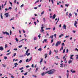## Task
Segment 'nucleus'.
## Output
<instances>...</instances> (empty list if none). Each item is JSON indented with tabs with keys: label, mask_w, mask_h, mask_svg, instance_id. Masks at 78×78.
<instances>
[{
	"label": "nucleus",
	"mask_w": 78,
	"mask_h": 78,
	"mask_svg": "<svg viewBox=\"0 0 78 78\" xmlns=\"http://www.w3.org/2000/svg\"><path fill=\"white\" fill-rule=\"evenodd\" d=\"M55 71H56V70H55V69H53L50 70L49 71H48L47 72H45V74L48 73L49 75H51V74H53V73L54 72H55Z\"/></svg>",
	"instance_id": "1"
},
{
	"label": "nucleus",
	"mask_w": 78,
	"mask_h": 78,
	"mask_svg": "<svg viewBox=\"0 0 78 78\" xmlns=\"http://www.w3.org/2000/svg\"><path fill=\"white\" fill-rule=\"evenodd\" d=\"M61 41H58L57 42V43L55 44V46L56 47H58L59 45H61Z\"/></svg>",
	"instance_id": "2"
},
{
	"label": "nucleus",
	"mask_w": 78,
	"mask_h": 78,
	"mask_svg": "<svg viewBox=\"0 0 78 78\" xmlns=\"http://www.w3.org/2000/svg\"><path fill=\"white\" fill-rule=\"evenodd\" d=\"M44 24H42L41 25V30H40L41 33H42L43 31H44Z\"/></svg>",
	"instance_id": "3"
},
{
	"label": "nucleus",
	"mask_w": 78,
	"mask_h": 78,
	"mask_svg": "<svg viewBox=\"0 0 78 78\" xmlns=\"http://www.w3.org/2000/svg\"><path fill=\"white\" fill-rule=\"evenodd\" d=\"M3 34H6L7 35H8L9 36V34L7 32H3Z\"/></svg>",
	"instance_id": "4"
},
{
	"label": "nucleus",
	"mask_w": 78,
	"mask_h": 78,
	"mask_svg": "<svg viewBox=\"0 0 78 78\" xmlns=\"http://www.w3.org/2000/svg\"><path fill=\"white\" fill-rule=\"evenodd\" d=\"M5 16H6V17H8L9 16V13H6L5 14Z\"/></svg>",
	"instance_id": "5"
},
{
	"label": "nucleus",
	"mask_w": 78,
	"mask_h": 78,
	"mask_svg": "<svg viewBox=\"0 0 78 78\" xmlns=\"http://www.w3.org/2000/svg\"><path fill=\"white\" fill-rule=\"evenodd\" d=\"M63 29H65V30H66V25L65 24L63 25Z\"/></svg>",
	"instance_id": "6"
},
{
	"label": "nucleus",
	"mask_w": 78,
	"mask_h": 78,
	"mask_svg": "<svg viewBox=\"0 0 78 78\" xmlns=\"http://www.w3.org/2000/svg\"><path fill=\"white\" fill-rule=\"evenodd\" d=\"M74 56V55H70V59H73V58L72 57Z\"/></svg>",
	"instance_id": "7"
},
{
	"label": "nucleus",
	"mask_w": 78,
	"mask_h": 78,
	"mask_svg": "<svg viewBox=\"0 0 78 78\" xmlns=\"http://www.w3.org/2000/svg\"><path fill=\"white\" fill-rule=\"evenodd\" d=\"M4 49V48H3L2 46L0 47V50H3Z\"/></svg>",
	"instance_id": "8"
},
{
	"label": "nucleus",
	"mask_w": 78,
	"mask_h": 78,
	"mask_svg": "<svg viewBox=\"0 0 78 78\" xmlns=\"http://www.w3.org/2000/svg\"><path fill=\"white\" fill-rule=\"evenodd\" d=\"M30 51V49H27V51H26V55H27V53L28 52V51Z\"/></svg>",
	"instance_id": "9"
},
{
	"label": "nucleus",
	"mask_w": 78,
	"mask_h": 78,
	"mask_svg": "<svg viewBox=\"0 0 78 78\" xmlns=\"http://www.w3.org/2000/svg\"><path fill=\"white\" fill-rule=\"evenodd\" d=\"M55 17H56V14H54L52 18L53 19H55Z\"/></svg>",
	"instance_id": "10"
},
{
	"label": "nucleus",
	"mask_w": 78,
	"mask_h": 78,
	"mask_svg": "<svg viewBox=\"0 0 78 78\" xmlns=\"http://www.w3.org/2000/svg\"><path fill=\"white\" fill-rule=\"evenodd\" d=\"M60 67H61L62 68L63 67V65H64V64L63 63H61L60 64Z\"/></svg>",
	"instance_id": "11"
},
{
	"label": "nucleus",
	"mask_w": 78,
	"mask_h": 78,
	"mask_svg": "<svg viewBox=\"0 0 78 78\" xmlns=\"http://www.w3.org/2000/svg\"><path fill=\"white\" fill-rule=\"evenodd\" d=\"M14 65H15L14 66L15 67H17V65H18V64H17V63H14Z\"/></svg>",
	"instance_id": "12"
},
{
	"label": "nucleus",
	"mask_w": 78,
	"mask_h": 78,
	"mask_svg": "<svg viewBox=\"0 0 78 78\" xmlns=\"http://www.w3.org/2000/svg\"><path fill=\"white\" fill-rule=\"evenodd\" d=\"M48 55L47 54V53H46L45 54V59H46L47 58V57H48Z\"/></svg>",
	"instance_id": "13"
},
{
	"label": "nucleus",
	"mask_w": 78,
	"mask_h": 78,
	"mask_svg": "<svg viewBox=\"0 0 78 78\" xmlns=\"http://www.w3.org/2000/svg\"><path fill=\"white\" fill-rule=\"evenodd\" d=\"M72 61L71 60H69L68 62V63L69 64H70V63H72Z\"/></svg>",
	"instance_id": "14"
},
{
	"label": "nucleus",
	"mask_w": 78,
	"mask_h": 78,
	"mask_svg": "<svg viewBox=\"0 0 78 78\" xmlns=\"http://www.w3.org/2000/svg\"><path fill=\"white\" fill-rule=\"evenodd\" d=\"M54 51L55 52V53H58V51L57 50L56 51V50H54Z\"/></svg>",
	"instance_id": "15"
},
{
	"label": "nucleus",
	"mask_w": 78,
	"mask_h": 78,
	"mask_svg": "<svg viewBox=\"0 0 78 78\" xmlns=\"http://www.w3.org/2000/svg\"><path fill=\"white\" fill-rule=\"evenodd\" d=\"M63 35H64V34H61V35H59V37L60 38H61V37H62V36H63Z\"/></svg>",
	"instance_id": "16"
},
{
	"label": "nucleus",
	"mask_w": 78,
	"mask_h": 78,
	"mask_svg": "<svg viewBox=\"0 0 78 78\" xmlns=\"http://www.w3.org/2000/svg\"><path fill=\"white\" fill-rule=\"evenodd\" d=\"M42 60H43V58H42L41 59V60L40 61V63L41 64V63L42 62Z\"/></svg>",
	"instance_id": "17"
},
{
	"label": "nucleus",
	"mask_w": 78,
	"mask_h": 78,
	"mask_svg": "<svg viewBox=\"0 0 78 78\" xmlns=\"http://www.w3.org/2000/svg\"><path fill=\"white\" fill-rule=\"evenodd\" d=\"M51 50H50V52H49V54H48V55H51Z\"/></svg>",
	"instance_id": "18"
},
{
	"label": "nucleus",
	"mask_w": 78,
	"mask_h": 78,
	"mask_svg": "<svg viewBox=\"0 0 78 78\" xmlns=\"http://www.w3.org/2000/svg\"><path fill=\"white\" fill-rule=\"evenodd\" d=\"M63 50V47L62 46L61 47V48L60 50V51H61V50Z\"/></svg>",
	"instance_id": "19"
},
{
	"label": "nucleus",
	"mask_w": 78,
	"mask_h": 78,
	"mask_svg": "<svg viewBox=\"0 0 78 78\" xmlns=\"http://www.w3.org/2000/svg\"><path fill=\"white\" fill-rule=\"evenodd\" d=\"M1 17L2 19H3V16H2V14H1Z\"/></svg>",
	"instance_id": "20"
},
{
	"label": "nucleus",
	"mask_w": 78,
	"mask_h": 78,
	"mask_svg": "<svg viewBox=\"0 0 78 78\" xmlns=\"http://www.w3.org/2000/svg\"><path fill=\"white\" fill-rule=\"evenodd\" d=\"M41 75L42 76H44V75H45V73H43L41 74Z\"/></svg>",
	"instance_id": "21"
},
{
	"label": "nucleus",
	"mask_w": 78,
	"mask_h": 78,
	"mask_svg": "<svg viewBox=\"0 0 78 78\" xmlns=\"http://www.w3.org/2000/svg\"><path fill=\"white\" fill-rule=\"evenodd\" d=\"M53 36H54V35H52L51 36L49 37V38H50V37H51V39H53Z\"/></svg>",
	"instance_id": "22"
},
{
	"label": "nucleus",
	"mask_w": 78,
	"mask_h": 78,
	"mask_svg": "<svg viewBox=\"0 0 78 78\" xmlns=\"http://www.w3.org/2000/svg\"><path fill=\"white\" fill-rule=\"evenodd\" d=\"M38 51H42V48H39V49H38Z\"/></svg>",
	"instance_id": "23"
},
{
	"label": "nucleus",
	"mask_w": 78,
	"mask_h": 78,
	"mask_svg": "<svg viewBox=\"0 0 78 78\" xmlns=\"http://www.w3.org/2000/svg\"><path fill=\"white\" fill-rule=\"evenodd\" d=\"M8 45H7V44H5V48H7V47H8Z\"/></svg>",
	"instance_id": "24"
},
{
	"label": "nucleus",
	"mask_w": 78,
	"mask_h": 78,
	"mask_svg": "<svg viewBox=\"0 0 78 78\" xmlns=\"http://www.w3.org/2000/svg\"><path fill=\"white\" fill-rule=\"evenodd\" d=\"M38 69H39V67H37L36 69V70H35V72H37V71Z\"/></svg>",
	"instance_id": "25"
},
{
	"label": "nucleus",
	"mask_w": 78,
	"mask_h": 78,
	"mask_svg": "<svg viewBox=\"0 0 78 78\" xmlns=\"http://www.w3.org/2000/svg\"><path fill=\"white\" fill-rule=\"evenodd\" d=\"M23 67H22L21 68H20L19 69V70H23Z\"/></svg>",
	"instance_id": "26"
},
{
	"label": "nucleus",
	"mask_w": 78,
	"mask_h": 78,
	"mask_svg": "<svg viewBox=\"0 0 78 78\" xmlns=\"http://www.w3.org/2000/svg\"><path fill=\"white\" fill-rule=\"evenodd\" d=\"M44 13V11H43L42 12H41V15H42Z\"/></svg>",
	"instance_id": "27"
},
{
	"label": "nucleus",
	"mask_w": 78,
	"mask_h": 78,
	"mask_svg": "<svg viewBox=\"0 0 78 78\" xmlns=\"http://www.w3.org/2000/svg\"><path fill=\"white\" fill-rule=\"evenodd\" d=\"M19 62L20 63H22V60H20Z\"/></svg>",
	"instance_id": "28"
},
{
	"label": "nucleus",
	"mask_w": 78,
	"mask_h": 78,
	"mask_svg": "<svg viewBox=\"0 0 78 78\" xmlns=\"http://www.w3.org/2000/svg\"><path fill=\"white\" fill-rule=\"evenodd\" d=\"M64 45H65V44H64V43H62V46H64Z\"/></svg>",
	"instance_id": "29"
},
{
	"label": "nucleus",
	"mask_w": 78,
	"mask_h": 78,
	"mask_svg": "<svg viewBox=\"0 0 78 78\" xmlns=\"http://www.w3.org/2000/svg\"><path fill=\"white\" fill-rule=\"evenodd\" d=\"M9 3L11 5V6H12V2H9Z\"/></svg>",
	"instance_id": "30"
},
{
	"label": "nucleus",
	"mask_w": 78,
	"mask_h": 78,
	"mask_svg": "<svg viewBox=\"0 0 78 78\" xmlns=\"http://www.w3.org/2000/svg\"><path fill=\"white\" fill-rule=\"evenodd\" d=\"M74 26H75V27L76 28L77 27V26L76 25V24L74 23Z\"/></svg>",
	"instance_id": "31"
},
{
	"label": "nucleus",
	"mask_w": 78,
	"mask_h": 78,
	"mask_svg": "<svg viewBox=\"0 0 78 78\" xmlns=\"http://www.w3.org/2000/svg\"><path fill=\"white\" fill-rule=\"evenodd\" d=\"M29 60V59L27 58L26 60V62H29V61H28V60Z\"/></svg>",
	"instance_id": "32"
},
{
	"label": "nucleus",
	"mask_w": 78,
	"mask_h": 78,
	"mask_svg": "<svg viewBox=\"0 0 78 78\" xmlns=\"http://www.w3.org/2000/svg\"><path fill=\"white\" fill-rule=\"evenodd\" d=\"M51 29V28H46L45 29V30H50Z\"/></svg>",
	"instance_id": "33"
},
{
	"label": "nucleus",
	"mask_w": 78,
	"mask_h": 78,
	"mask_svg": "<svg viewBox=\"0 0 78 78\" xmlns=\"http://www.w3.org/2000/svg\"><path fill=\"white\" fill-rule=\"evenodd\" d=\"M75 72H76V71H75V70L73 71L72 72V73H75Z\"/></svg>",
	"instance_id": "34"
},
{
	"label": "nucleus",
	"mask_w": 78,
	"mask_h": 78,
	"mask_svg": "<svg viewBox=\"0 0 78 78\" xmlns=\"http://www.w3.org/2000/svg\"><path fill=\"white\" fill-rule=\"evenodd\" d=\"M64 61L65 62V63H67V61L66 60V58H65Z\"/></svg>",
	"instance_id": "35"
},
{
	"label": "nucleus",
	"mask_w": 78,
	"mask_h": 78,
	"mask_svg": "<svg viewBox=\"0 0 78 78\" xmlns=\"http://www.w3.org/2000/svg\"><path fill=\"white\" fill-rule=\"evenodd\" d=\"M27 73H28L27 72L25 73L24 74V75H27Z\"/></svg>",
	"instance_id": "36"
},
{
	"label": "nucleus",
	"mask_w": 78,
	"mask_h": 78,
	"mask_svg": "<svg viewBox=\"0 0 78 78\" xmlns=\"http://www.w3.org/2000/svg\"><path fill=\"white\" fill-rule=\"evenodd\" d=\"M47 39L44 40V41L45 42H47Z\"/></svg>",
	"instance_id": "37"
},
{
	"label": "nucleus",
	"mask_w": 78,
	"mask_h": 78,
	"mask_svg": "<svg viewBox=\"0 0 78 78\" xmlns=\"http://www.w3.org/2000/svg\"><path fill=\"white\" fill-rule=\"evenodd\" d=\"M2 66H3V67H6V65H4V64H2Z\"/></svg>",
	"instance_id": "38"
},
{
	"label": "nucleus",
	"mask_w": 78,
	"mask_h": 78,
	"mask_svg": "<svg viewBox=\"0 0 78 78\" xmlns=\"http://www.w3.org/2000/svg\"><path fill=\"white\" fill-rule=\"evenodd\" d=\"M15 40H16V41L17 42H18V41H19V40L17 39V38H16Z\"/></svg>",
	"instance_id": "39"
},
{
	"label": "nucleus",
	"mask_w": 78,
	"mask_h": 78,
	"mask_svg": "<svg viewBox=\"0 0 78 78\" xmlns=\"http://www.w3.org/2000/svg\"><path fill=\"white\" fill-rule=\"evenodd\" d=\"M34 40L35 41L37 40V38L36 37H34Z\"/></svg>",
	"instance_id": "40"
},
{
	"label": "nucleus",
	"mask_w": 78,
	"mask_h": 78,
	"mask_svg": "<svg viewBox=\"0 0 78 78\" xmlns=\"http://www.w3.org/2000/svg\"><path fill=\"white\" fill-rule=\"evenodd\" d=\"M18 47L19 48H21V47H22V45L19 46Z\"/></svg>",
	"instance_id": "41"
},
{
	"label": "nucleus",
	"mask_w": 78,
	"mask_h": 78,
	"mask_svg": "<svg viewBox=\"0 0 78 78\" xmlns=\"http://www.w3.org/2000/svg\"><path fill=\"white\" fill-rule=\"evenodd\" d=\"M31 67H32V68H34V64H32L31 66Z\"/></svg>",
	"instance_id": "42"
},
{
	"label": "nucleus",
	"mask_w": 78,
	"mask_h": 78,
	"mask_svg": "<svg viewBox=\"0 0 78 78\" xmlns=\"http://www.w3.org/2000/svg\"><path fill=\"white\" fill-rule=\"evenodd\" d=\"M14 50H15V51H17V48H14L13 49Z\"/></svg>",
	"instance_id": "43"
},
{
	"label": "nucleus",
	"mask_w": 78,
	"mask_h": 78,
	"mask_svg": "<svg viewBox=\"0 0 78 78\" xmlns=\"http://www.w3.org/2000/svg\"><path fill=\"white\" fill-rule=\"evenodd\" d=\"M65 6H66V7H68V6H69V5H67V4H65Z\"/></svg>",
	"instance_id": "44"
},
{
	"label": "nucleus",
	"mask_w": 78,
	"mask_h": 78,
	"mask_svg": "<svg viewBox=\"0 0 78 78\" xmlns=\"http://www.w3.org/2000/svg\"><path fill=\"white\" fill-rule=\"evenodd\" d=\"M30 55V53H28V54H27V56H29V55Z\"/></svg>",
	"instance_id": "45"
},
{
	"label": "nucleus",
	"mask_w": 78,
	"mask_h": 78,
	"mask_svg": "<svg viewBox=\"0 0 78 78\" xmlns=\"http://www.w3.org/2000/svg\"><path fill=\"white\" fill-rule=\"evenodd\" d=\"M11 34H12V32H11V30H10V35H11Z\"/></svg>",
	"instance_id": "46"
},
{
	"label": "nucleus",
	"mask_w": 78,
	"mask_h": 78,
	"mask_svg": "<svg viewBox=\"0 0 78 78\" xmlns=\"http://www.w3.org/2000/svg\"><path fill=\"white\" fill-rule=\"evenodd\" d=\"M56 58L58 59H59V58H58V56L56 57Z\"/></svg>",
	"instance_id": "47"
},
{
	"label": "nucleus",
	"mask_w": 78,
	"mask_h": 78,
	"mask_svg": "<svg viewBox=\"0 0 78 78\" xmlns=\"http://www.w3.org/2000/svg\"><path fill=\"white\" fill-rule=\"evenodd\" d=\"M55 27H54L53 29V31H55Z\"/></svg>",
	"instance_id": "48"
},
{
	"label": "nucleus",
	"mask_w": 78,
	"mask_h": 78,
	"mask_svg": "<svg viewBox=\"0 0 78 78\" xmlns=\"http://www.w3.org/2000/svg\"><path fill=\"white\" fill-rule=\"evenodd\" d=\"M9 9H12V8L11 7H9Z\"/></svg>",
	"instance_id": "49"
},
{
	"label": "nucleus",
	"mask_w": 78,
	"mask_h": 78,
	"mask_svg": "<svg viewBox=\"0 0 78 78\" xmlns=\"http://www.w3.org/2000/svg\"><path fill=\"white\" fill-rule=\"evenodd\" d=\"M53 39H52L51 40V43H53Z\"/></svg>",
	"instance_id": "50"
},
{
	"label": "nucleus",
	"mask_w": 78,
	"mask_h": 78,
	"mask_svg": "<svg viewBox=\"0 0 78 78\" xmlns=\"http://www.w3.org/2000/svg\"><path fill=\"white\" fill-rule=\"evenodd\" d=\"M69 52V49H68L66 50V53H68Z\"/></svg>",
	"instance_id": "51"
},
{
	"label": "nucleus",
	"mask_w": 78,
	"mask_h": 78,
	"mask_svg": "<svg viewBox=\"0 0 78 78\" xmlns=\"http://www.w3.org/2000/svg\"><path fill=\"white\" fill-rule=\"evenodd\" d=\"M16 53H15L14 55H13V56H16Z\"/></svg>",
	"instance_id": "52"
},
{
	"label": "nucleus",
	"mask_w": 78,
	"mask_h": 78,
	"mask_svg": "<svg viewBox=\"0 0 78 78\" xmlns=\"http://www.w3.org/2000/svg\"><path fill=\"white\" fill-rule=\"evenodd\" d=\"M39 2V0H38V1H37L35 3H38V2Z\"/></svg>",
	"instance_id": "53"
},
{
	"label": "nucleus",
	"mask_w": 78,
	"mask_h": 78,
	"mask_svg": "<svg viewBox=\"0 0 78 78\" xmlns=\"http://www.w3.org/2000/svg\"><path fill=\"white\" fill-rule=\"evenodd\" d=\"M65 49H63V53H65Z\"/></svg>",
	"instance_id": "54"
},
{
	"label": "nucleus",
	"mask_w": 78,
	"mask_h": 78,
	"mask_svg": "<svg viewBox=\"0 0 78 78\" xmlns=\"http://www.w3.org/2000/svg\"><path fill=\"white\" fill-rule=\"evenodd\" d=\"M23 4H22V5H21V6H20V7H21V8H22V7H23Z\"/></svg>",
	"instance_id": "55"
},
{
	"label": "nucleus",
	"mask_w": 78,
	"mask_h": 78,
	"mask_svg": "<svg viewBox=\"0 0 78 78\" xmlns=\"http://www.w3.org/2000/svg\"><path fill=\"white\" fill-rule=\"evenodd\" d=\"M75 23V24H77V23H78V22H76V21H75V23Z\"/></svg>",
	"instance_id": "56"
},
{
	"label": "nucleus",
	"mask_w": 78,
	"mask_h": 78,
	"mask_svg": "<svg viewBox=\"0 0 78 78\" xmlns=\"http://www.w3.org/2000/svg\"><path fill=\"white\" fill-rule=\"evenodd\" d=\"M4 59H7V57H4Z\"/></svg>",
	"instance_id": "57"
},
{
	"label": "nucleus",
	"mask_w": 78,
	"mask_h": 78,
	"mask_svg": "<svg viewBox=\"0 0 78 78\" xmlns=\"http://www.w3.org/2000/svg\"><path fill=\"white\" fill-rule=\"evenodd\" d=\"M67 37H69V36H66L65 37V38H67Z\"/></svg>",
	"instance_id": "58"
},
{
	"label": "nucleus",
	"mask_w": 78,
	"mask_h": 78,
	"mask_svg": "<svg viewBox=\"0 0 78 78\" xmlns=\"http://www.w3.org/2000/svg\"><path fill=\"white\" fill-rule=\"evenodd\" d=\"M30 67V66H26V67H27V68H28V67Z\"/></svg>",
	"instance_id": "59"
},
{
	"label": "nucleus",
	"mask_w": 78,
	"mask_h": 78,
	"mask_svg": "<svg viewBox=\"0 0 78 78\" xmlns=\"http://www.w3.org/2000/svg\"><path fill=\"white\" fill-rule=\"evenodd\" d=\"M66 55H65L63 58V59H64V58H65V57H66Z\"/></svg>",
	"instance_id": "60"
},
{
	"label": "nucleus",
	"mask_w": 78,
	"mask_h": 78,
	"mask_svg": "<svg viewBox=\"0 0 78 78\" xmlns=\"http://www.w3.org/2000/svg\"><path fill=\"white\" fill-rule=\"evenodd\" d=\"M46 62H46V61H44V64H46Z\"/></svg>",
	"instance_id": "61"
},
{
	"label": "nucleus",
	"mask_w": 78,
	"mask_h": 78,
	"mask_svg": "<svg viewBox=\"0 0 78 78\" xmlns=\"http://www.w3.org/2000/svg\"><path fill=\"white\" fill-rule=\"evenodd\" d=\"M34 9H37V7H34Z\"/></svg>",
	"instance_id": "62"
},
{
	"label": "nucleus",
	"mask_w": 78,
	"mask_h": 78,
	"mask_svg": "<svg viewBox=\"0 0 78 78\" xmlns=\"http://www.w3.org/2000/svg\"><path fill=\"white\" fill-rule=\"evenodd\" d=\"M75 14V15L76 16H77V13H76L75 12L74 13Z\"/></svg>",
	"instance_id": "63"
},
{
	"label": "nucleus",
	"mask_w": 78,
	"mask_h": 78,
	"mask_svg": "<svg viewBox=\"0 0 78 78\" xmlns=\"http://www.w3.org/2000/svg\"><path fill=\"white\" fill-rule=\"evenodd\" d=\"M21 73H22V72H23V70H22V71H21Z\"/></svg>",
	"instance_id": "64"
}]
</instances>
